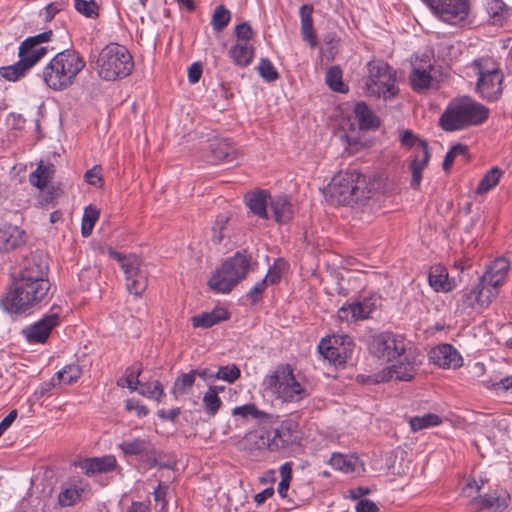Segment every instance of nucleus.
<instances>
[{"label":"nucleus","mask_w":512,"mask_h":512,"mask_svg":"<svg viewBox=\"0 0 512 512\" xmlns=\"http://www.w3.org/2000/svg\"><path fill=\"white\" fill-rule=\"evenodd\" d=\"M231 415L236 427L247 425L254 421L257 425L273 424L277 416L259 409L254 403H247L236 406L232 409Z\"/></svg>","instance_id":"nucleus-15"},{"label":"nucleus","mask_w":512,"mask_h":512,"mask_svg":"<svg viewBox=\"0 0 512 512\" xmlns=\"http://www.w3.org/2000/svg\"><path fill=\"white\" fill-rule=\"evenodd\" d=\"M411 348L413 346L404 336L393 332L376 334L372 336L369 344V349L374 356L390 362L401 358Z\"/></svg>","instance_id":"nucleus-11"},{"label":"nucleus","mask_w":512,"mask_h":512,"mask_svg":"<svg viewBox=\"0 0 512 512\" xmlns=\"http://www.w3.org/2000/svg\"><path fill=\"white\" fill-rule=\"evenodd\" d=\"M99 215L100 211L96 207L89 205L85 208L81 225V233L83 237H88L91 235Z\"/></svg>","instance_id":"nucleus-44"},{"label":"nucleus","mask_w":512,"mask_h":512,"mask_svg":"<svg viewBox=\"0 0 512 512\" xmlns=\"http://www.w3.org/2000/svg\"><path fill=\"white\" fill-rule=\"evenodd\" d=\"M431 70L432 65L430 63L414 65L409 77L411 87L414 91L422 92L430 88L433 82Z\"/></svg>","instance_id":"nucleus-25"},{"label":"nucleus","mask_w":512,"mask_h":512,"mask_svg":"<svg viewBox=\"0 0 512 512\" xmlns=\"http://www.w3.org/2000/svg\"><path fill=\"white\" fill-rule=\"evenodd\" d=\"M356 512H378V506L369 499H361L356 504Z\"/></svg>","instance_id":"nucleus-63"},{"label":"nucleus","mask_w":512,"mask_h":512,"mask_svg":"<svg viewBox=\"0 0 512 512\" xmlns=\"http://www.w3.org/2000/svg\"><path fill=\"white\" fill-rule=\"evenodd\" d=\"M54 173L55 166L53 164L44 165L41 162L37 169L30 174L29 181L33 186L43 189L52 179Z\"/></svg>","instance_id":"nucleus-37"},{"label":"nucleus","mask_w":512,"mask_h":512,"mask_svg":"<svg viewBox=\"0 0 512 512\" xmlns=\"http://www.w3.org/2000/svg\"><path fill=\"white\" fill-rule=\"evenodd\" d=\"M262 386L265 392L283 403H298L310 395L306 381L295 374L289 363H280L270 370Z\"/></svg>","instance_id":"nucleus-1"},{"label":"nucleus","mask_w":512,"mask_h":512,"mask_svg":"<svg viewBox=\"0 0 512 512\" xmlns=\"http://www.w3.org/2000/svg\"><path fill=\"white\" fill-rule=\"evenodd\" d=\"M101 171H102L101 166L95 165L94 167H92L91 169L86 171V173L84 175L85 181L88 184L93 185L95 187L102 186L103 180L101 177Z\"/></svg>","instance_id":"nucleus-58"},{"label":"nucleus","mask_w":512,"mask_h":512,"mask_svg":"<svg viewBox=\"0 0 512 512\" xmlns=\"http://www.w3.org/2000/svg\"><path fill=\"white\" fill-rule=\"evenodd\" d=\"M210 158L213 163H232L242 155L239 148L228 139H214L209 144Z\"/></svg>","instance_id":"nucleus-21"},{"label":"nucleus","mask_w":512,"mask_h":512,"mask_svg":"<svg viewBox=\"0 0 512 512\" xmlns=\"http://www.w3.org/2000/svg\"><path fill=\"white\" fill-rule=\"evenodd\" d=\"M39 194L38 200L41 206H49L54 204L55 199H57L61 194L62 190L59 186H50L47 190H43Z\"/></svg>","instance_id":"nucleus-56"},{"label":"nucleus","mask_w":512,"mask_h":512,"mask_svg":"<svg viewBox=\"0 0 512 512\" xmlns=\"http://www.w3.org/2000/svg\"><path fill=\"white\" fill-rule=\"evenodd\" d=\"M490 387L497 391L502 390L512 394V376H507L493 381L491 382Z\"/></svg>","instance_id":"nucleus-61"},{"label":"nucleus","mask_w":512,"mask_h":512,"mask_svg":"<svg viewBox=\"0 0 512 512\" xmlns=\"http://www.w3.org/2000/svg\"><path fill=\"white\" fill-rule=\"evenodd\" d=\"M330 465L341 472L352 473L356 471L358 458L340 453H334L329 461Z\"/></svg>","instance_id":"nucleus-38"},{"label":"nucleus","mask_w":512,"mask_h":512,"mask_svg":"<svg viewBox=\"0 0 512 512\" xmlns=\"http://www.w3.org/2000/svg\"><path fill=\"white\" fill-rule=\"evenodd\" d=\"M230 318V313L222 307H216L210 312H203L191 317L194 328H210Z\"/></svg>","instance_id":"nucleus-24"},{"label":"nucleus","mask_w":512,"mask_h":512,"mask_svg":"<svg viewBox=\"0 0 512 512\" xmlns=\"http://www.w3.org/2000/svg\"><path fill=\"white\" fill-rule=\"evenodd\" d=\"M501 175L502 171L499 168H491L480 180L476 188V193L479 195L486 194L499 183Z\"/></svg>","instance_id":"nucleus-40"},{"label":"nucleus","mask_w":512,"mask_h":512,"mask_svg":"<svg viewBox=\"0 0 512 512\" xmlns=\"http://www.w3.org/2000/svg\"><path fill=\"white\" fill-rule=\"evenodd\" d=\"M273 438L271 442L268 444L270 450H276L278 448L284 447L286 445V440H284L281 436V432L276 429L273 432Z\"/></svg>","instance_id":"nucleus-64"},{"label":"nucleus","mask_w":512,"mask_h":512,"mask_svg":"<svg viewBox=\"0 0 512 512\" xmlns=\"http://www.w3.org/2000/svg\"><path fill=\"white\" fill-rule=\"evenodd\" d=\"M134 67L133 58L128 49L117 43L106 45L96 60L98 75L107 81L128 76Z\"/></svg>","instance_id":"nucleus-7"},{"label":"nucleus","mask_w":512,"mask_h":512,"mask_svg":"<svg viewBox=\"0 0 512 512\" xmlns=\"http://www.w3.org/2000/svg\"><path fill=\"white\" fill-rule=\"evenodd\" d=\"M267 286L268 284L262 279L250 289V291L247 294V297L249 298L252 304H256L260 300L261 295L265 291Z\"/></svg>","instance_id":"nucleus-59"},{"label":"nucleus","mask_w":512,"mask_h":512,"mask_svg":"<svg viewBox=\"0 0 512 512\" xmlns=\"http://www.w3.org/2000/svg\"><path fill=\"white\" fill-rule=\"evenodd\" d=\"M400 142L403 146L414 148L415 154H419L421 145L428 149L426 142L420 140L411 130H404L400 135Z\"/></svg>","instance_id":"nucleus-52"},{"label":"nucleus","mask_w":512,"mask_h":512,"mask_svg":"<svg viewBox=\"0 0 512 512\" xmlns=\"http://www.w3.org/2000/svg\"><path fill=\"white\" fill-rule=\"evenodd\" d=\"M230 18L229 10L224 5H220L212 15L211 25L215 31L220 32L229 24Z\"/></svg>","instance_id":"nucleus-47"},{"label":"nucleus","mask_w":512,"mask_h":512,"mask_svg":"<svg viewBox=\"0 0 512 512\" xmlns=\"http://www.w3.org/2000/svg\"><path fill=\"white\" fill-rule=\"evenodd\" d=\"M119 448L125 455H135L141 456L147 455L150 452V443L141 440L135 439L133 441H124L119 444Z\"/></svg>","instance_id":"nucleus-39"},{"label":"nucleus","mask_w":512,"mask_h":512,"mask_svg":"<svg viewBox=\"0 0 512 512\" xmlns=\"http://www.w3.org/2000/svg\"><path fill=\"white\" fill-rule=\"evenodd\" d=\"M498 291L489 289L486 284L479 283L473 288H466L462 291L461 301L466 308L487 307L496 297Z\"/></svg>","instance_id":"nucleus-18"},{"label":"nucleus","mask_w":512,"mask_h":512,"mask_svg":"<svg viewBox=\"0 0 512 512\" xmlns=\"http://www.w3.org/2000/svg\"><path fill=\"white\" fill-rule=\"evenodd\" d=\"M82 374L80 366L76 363L66 365L62 370L56 373V378L66 385L76 382Z\"/></svg>","instance_id":"nucleus-46"},{"label":"nucleus","mask_w":512,"mask_h":512,"mask_svg":"<svg viewBox=\"0 0 512 512\" xmlns=\"http://www.w3.org/2000/svg\"><path fill=\"white\" fill-rule=\"evenodd\" d=\"M313 11V6L308 4L302 5L299 10L301 18V34L303 40L311 47H315L317 45V37L313 27Z\"/></svg>","instance_id":"nucleus-29"},{"label":"nucleus","mask_w":512,"mask_h":512,"mask_svg":"<svg viewBox=\"0 0 512 512\" xmlns=\"http://www.w3.org/2000/svg\"><path fill=\"white\" fill-rule=\"evenodd\" d=\"M252 258L246 252L238 251L223 262L208 281L209 287L217 293H229L252 269Z\"/></svg>","instance_id":"nucleus-6"},{"label":"nucleus","mask_w":512,"mask_h":512,"mask_svg":"<svg viewBox=\"0 0 512 512\" xmlns=\"http://www.w3.org/2000/svg\"><path fill=\"white\" fill-rule=\"evenodd\" d=\"M241 376V371L235 364L221 366L215 373V378L234 383Z\"/></svg>","instance_id":"nucleus-53"},{"label":"nucleus","mask_w":512,"mask_h":512,"mask_svg":"<svg viewBox=\"0 0 512 512\" xmlns=\"http://www.w3.org/2000/svg\"><path fill=\"white\" fill-rule=\"evenodd\" d=\"M270 194L266 190H256L247 193L245 202L254 215L262 219H268L267 205Z\"/></svg>","instance_id":"nucleus-27"},{"label":"nucleus","mask_w":512,"mask_h":512,"mask_svg":"<svg viewBox=\"0 0 512 512\" xmlns=\"http://www.w3.org/2000/svg\"><path fill=\"white\" fill-rule=\"evenodd\" d=\"M489 117V109L470 97L453 99L439 119L445 131H456L484 123Z\"/></svg>","instance_id":"nucleus-3"},{"label":"nucleus","mask_w":512,"mask_h":512,"mask_svg":"<svg viewBox=\"0 0 512 512\" xmlns=\"http://www.w3.org/2000/svg\"><path fill=\"white\" fill-rule=\"evenodd\" d=\"M75 9L89 18H95L98 16V5L94 0H75Z\"/></svg>","instance_id":"nucleus-54"},{"label":"nucleus","mask_w":512,"mask_h":512,"mask_svg":"<svg viewBox=\"0 0 512 512\" xmlns=\"http://www.w3.org/2000/svg\"><path fill=\"white\" fill-rule=\"evenodd\" d=\"M108 254L119 262L129 293L136 296L141 295L147 288L148 280L147 272L142 268L139 259L132 255H122L112 248L108 249Z\"/></svg>","instance_id":"nucleus-12"},{"label":"nucleus","mask_w":512,"mask_h":512,"mask_svg":"<svg viewBox=\"0 0 512 512\" xmlns=\"http://www.w3.org/2000/svg\"><path fill=\"white\" fill-rule=\"evenodd\" d=\"M328 189L331 198L341 205L364 204L373 196L367 177L356 169L339 172L332 178Z\"/></svg>","instance_id":"nucleus-2"},{"label":"nucleus","mask_w":512,"mask_h":512,"mask_svg":"<svg viewBox=\"0 0 512 512\" xmlns=\"http://www.w3.org/2000/svg\"><path fill=\"white\" fill-rule=\"evenodd\" d=\"M270 208L274 219L280 224L288 223L293 217L292 205L286 196H276L270 199Z\"/></svg>","instance_id":"nucleus-31"},{"label":"nucleus","mask_w":512,"mask_h":512,"mask_svg":"<svg viewBox=\"0 0 512 512\" xmlns=\"http://www.w3.org/2000/svg\"><path fill=\"white\" fill-rule=\"evenodd\" d=\"M430 361L443 369H457L463 365L459 352L451 344H440L429 352Z\"/></svg>","instance_id":"nucleus-19"},{"label":"nucleus","mask_w":512,"mask_h":512,"mask_svg":"<svg viewBox=\"0 0 512 512\" xmlns=\"http://www.w3.org/2000/svg\"><path fill=\"white\" fill-rule=\"evenodd\" d=\"M222 404V400L220 399L219 395L215 394L214 390H207L204 393L202 398V405L205 413L208 416L214 417L222 407Z\"/></svg>","instance_id":"nucleus-45"},{"label":"nucleus","mask_w":512,"mask_h":512,"mask_svg":"<svg viewBox=\"0 0 512 512\" xmlns=\"http://www.w3.org/2000/svg\"><path fill=\"white\" fill-rule=\"evenodd\" d=\"M368 76L365 81L369 96L388 100L398 93L395 71L383 60L373 59L367 63Z\"/></svg>","instance_id":"nucleus-8"},{"label":"nucleus","mask_w":512,"mask_h":512,"mask_svg":"<svg viewBox=\"0 0 512 512\" xmlns=\"http://www.w3.org/2000/svg\"><path fill=\"white\" fill-rule=\"evenodd\" d=\"M442 21L459 25L464 22L470 13L469 0H443L430 8Z\"/></svg>","instance_id":"nucleus-13"},{"label":"nucleus","mask_w":512,"mask_h":512,"mask_svg":"<svg viewBox=\"0 0 512 512\" xmlns=\"http://www.w3.org/2000/svg\"><path fill=\"white\" fill-rule=\"evenodd\" d=\"M82 470L88 474L107 473L117 468V461L113 455L88 458L81 464Z\"/></svg>","instance_id":"nucleus-26"},{"label":"nucleus","mask_w":512,"mask_h":512,"mask_svg":"<svg viewBox=\"0 0 512 512\" xmlns=\"http://www.w3.org/2000/svg\"><path fill=\"white\" fill-rule=\"evenodd\" d=\"M195 373L191 370L177 377L173 385V393L175 396H182L189 393L195 383Z\"/></svg>","instance_id":"nucleus-42"},{"label":"nucleus","mask_w":512,"mask_h":512,"mask_svg":"<svg viewBox=\"0 0 512 512\" xmlns=\"http://www.w3.org/2000/svg\"><path fill=\"white\" fill-rule=\"evenodd\" d=\"M140 375V371L136 367H130L125 372V377L121 378L118 381V385L122 387H128L130 390H136L137 385L140 383L138 377Z\"/></svg>","instance_id":"nucleus-55"},{"label":"nucleus","mask_w":512,"mask_h":512,"mask_svg":"<svg viewBox=\"0 0 512 512\" xmlns=\"http://www.w3.org/2000/svg\"><path fill=\"white\" fill-rule=\"evenodd\" d=\"M49 265L48 260L42 253H32L23 260L22 268L17 280L22 281H40L48 280Z\"/></svg>","instance_id":"nucleus-17"},{"label":"nucleus","mask_w":512,"mask_h":512,"mask_svg":"<svg viewBox=\"0 0 512 512\" xmlns=\"http://www.w3.org/2000/svg\"><path fill=\"white\" fill-rule=\"evenodd\" d=\"M65 7V3L63 2H52L47 5L44 9V20L46 22H50L57 13L62 11Z\"/></svg>","instance_id":"nucleus-60"},{"label":"nucleus","mask_w":512,"mask_h":512,"mask_svg":"<svg viewBox=\"0 0 512 512\" xmlns=\"http://www.w3.org/2000/svg\"><path fill=\"white\" fill-rule=\"evenodd\" d=\"M326 83L335 92H348V86L342 81V71L337 66L329 68L326 72Z\"/></svg>","instance_id":"nucleus-43"},{"label":"nucleus","mask_w":512,"mask_h":512,"mask_svg":"<svg viewBox=\"0 0 512 512\" xmlns=\"http://www.w3.org/2000/svg\"><path fill=\"white\" fill-rule=\"evenodd\" d=\"M82 489L70 487L63 489L58 495V503L61 507L75 505L81 498Z\"/></svg>","instance_id":"nucleus-49"},{"label":"nucleus","mask_w":512,"mask_h":512,"mask_svg":"<svg viewBox=\"0 0 512 512\" xmlns=\"http://www.w3.org/2000/svg\"><path fill=\"white\" fill-rule=\"evenodd\" d=\"M429 285L436 292H448L452 290V284L448 279L447 269L442 265H434L428 275Z\"/></svg>","instance_id":"nucleus-34"},{"label":"nucleus","mask_w":512,"mask_h":512,"mask_svg":"<svg viewBox=\"0 0 512 512\" xmlns=\"http://www.w3.org/2000/svg\"><path fill=\"white\" fill-rule=\"evenodd\" d=\"M287 268V263L283 259H277L269 268L266 277L263 279L268 285L277 284Z\"/></svg>","instance_id":"nucleus-50"},{"label":"nucleus","mask_w":512,"mask_h":512,"mask_svg":"<svg viewBox=\"0 0 512 512\" xmlns=\"http://www.w3.org/2000/svg\"><path fill=\"white\" fill-rule=\"evenodd\" d=\"M85 65L86 62L79 52L73 49L63 50L57 53L44 68L43 81L53 90H64L74 83Z\"/></svg>","instance_id":"nucleus-4"},{"label":"nucleus","mask_w":512,"mask_h":512,"mask_svg":"<svg viewBox=\"0 0 512 512\" xmlns=\"http://www.w3.org/2000/svg\"><path fill=\"white\" fill-rule=\"evenodd\" d=\"M228 55L235 65L246 67L250 65L254 59L255 48L253 44L236 42L233 46L230 47Z\"/></svg>","instance_id":"nucleus-30"},{"label":"nucleus","mask_w":512,"mask_h":512,"mask_svg":"<svg viewBox=\"0 0 512 512\" xmlns=\"http://www.w3.org/2000/svg\"><path fill=\"white\" fill-rule=\"evenodd\" d=\"M481 505V509H495V512H501L507 507L504 499L498 496L486 494L475 499Z\"/></svg>","instance_id":"nucleus-48"},{"label":"nucleus","mask_w":512,"mask_h":512,"mask_svg":"<svg viewBox=\"0 0 512 512\" xmlns=\"http://www.w3.org/2000/svg\"><path fill=\"white\" fill-rule=\"evenodd\" d=\"M53 35L52 30L26 38L19 46L18 57L28 60L31 67L35 66L48 52L43 43L49 42Z\"/></svg>","instance_id":"nucleus-14"},{"label":"nucleus","mask_w":512,"mask_h":512,"mask_svg":"<svg viewBox=\"0 0 512 512\" xmlns=\"http://www.w3.org/2000/svg\"><path fill=\"white\" fill-rule=\"evenodd\" d=\"M376 301L377 299L374 297H364L361 300L347 303L338 310V319L347 323L368 319L377 308Z\"/></svg>","instance_id":"nucleus-16"},{"label":"nucleus","mask_w":512,"mask_h":512,"mask_svg":"<svg viewBox=\"0 0 512 512\" xmlns=\"http://www.w3.org/2000/svg\"><path fill=\"white\" fill-rule=\"evenodd\" d=\"M424 355L415 347L408 350L396 362L373 375L374 383L397 381H411L414 379L419 367L422 365Z\"/></svg>","instance_id":"nucleus-10"},{"label":"nucleus","mask_w":512,"mask_h":512,"mask_svg":"<svg viewBox=\"0 0 512 512\" xmlns=\"http://www.w3.org/2000/svg\"><path fill=\"white\" fill-rule=\"evenodd\" d=\"M319 351L325 359L334 365H342L347 361V352L344 346H335L331 339H322L319 344Z\"/></svg>","instance_id":"nucleus-33"},{"label":"nucleus","mask_w":512,"mask_h":512,"mask_svg":"<svg viewBox=\"0 0 512 512\" xmlns=\"http://www.w3.org/2000/svg\"><path fill=\"white\" fill-rule=\"evenodd\" d=\"M486 11L494 25L502 26L510 15V8L502 0H487Z\"/></svg>","instance_id":"nucleus-35"},{"label":"nucleus","mask_w":512,"mask_h":512,"mask_svg":"<svg viewBox=\"0 0 512 512\" xmlns=\"http://www.w3.org/2000/svg\"><path fill=\"white\" fill-rule=\"evenodd\" d=\"M26 232L9 223L0 224V252L9 251L25 244Z\"/></svg>","instance_id":"nucleus-23"},{"label":"nucleus","mask_w":512,"mask_h":512,"mask_svg":"<svg viewBox=\"0 0 512 512\" xmlns=\"http://www.w3.org/2000/svg\"><path fill=\"white\" fill-rule=\"evenodd\" d=\"M429 159V150L421 145L420 153L414 154V158L409 166L412 173L411 187L413 189L419 188L422 180V171L428 165Z\"/></svg>","instance_id":"nucleus-32"},{"label":"nucleus","mask_w":512,"mask_h":512,"mask_svg":"<svg viewBox=\"0 0 512 512\" xmlns=\"http://www.w3.org/2000/svg\"><path fill=\"white\" fill-rule=\"evenodd\" d=\"M354 117L358 121L361 130L376 129L380 125L379 118L372 109L363 101L355 104L353 109Z\"/></svg>","instance_id":"nucleus-28"},{"label":"nucleus","mask_w":512,"mask_h":512,"mask_svg":"<svg viewBox=\"0 0 512 512\" xmlns=\"http://www.w3.org/2000/svg\"><path fill=\"white\" fill-rule=\"evenodd\" d=\"M257 71L266 82H274L279 78V73L272 62L267 58L260 59Z\"/></svg>","instance_id":"nucleus-51"},{"label":"nucleus","mask_w":512,"mask_h":512,"mask_svg":"<svg viewBox=\"0 0 512 512\" xmlns=\"http://www.w3.org/2000/svg\"><path fill=\"white\" fill-rule=\"evenodd\" d=\"M203 68L202 64L199 62H195L188 68V80L191 84L197 83L202 75Z\"/></svg>","instance_id":"nucleus-62"},{"label":"nucleus","mask_w":512,"mask_h":512,"mask_svg":"<svg viewBox=\"0 0 512 512\" xmlns=\"http://www.w3.org/2000/svg\"><path fill=\"white\" fill-rule=\"evenodd\" d=\"M470 67L477 75L476 90L487 101H496L503 92L504 75L489 57L475 59Z\"/></svg>","instance_id":"nucleus-9"},{"label":"nucleus","mask_w":512,"mask_h":512,"mask_svg":"<svg viewBox=\"0 0 512 512\" xmlns=\"http://www.w3.org/2000/svg\"><path fill=\"white\" fill-rule=\"evenodd\" d=\"M235 34L237 37V41L239 43H247L252 44V40L255 36V33L251 26L247 22H243L235 27Z\"/></svg>","instance_id":"nucleus-57"},{"label":"nucleus","mask_w":512,"mask_h":512,"mask_svg":"<svg viewBox=\"0 0 512 512\" xmlns=\"http://www.w3.org/2000/svg\"><path fill=\"white\" fill-rule=\"evenodd\" d=\"M28 60H23L19 58V60L9 66H4L0 68V76L6 79L7 81H18L23 78L27 72L32 68L29 65Z\"/></svg>","instance_id":"nucleus-36"},{"label":"nucleus","mask_w":512,"mask_h":512,"mask_svg":"<svg viewBox=\"0 0 512 512\" xmlns=\"http://www.w3.org/2000/svg\"><path fill=\"white\" fill-rule=\"evenodd\" d=\"M442 423L441 418L434 413H427L423 416H415L410 418L409 424L411 430L414 432L420 431L433 426H438Z\"/></svg>","instance_id":"nucleus-41"},{"label":"nucleus","mask_w":512,"mask_h":512,"mask_svg":"<svg viewBox=\"0 0 512 512\" xmlns=\"http://www.w3.org/2000/svg\"><path fill=\"white\" fill-rule=\"evenodd\" d=\"M509 268L510 264L505 258H496L487 266L485 274L480 278L481 283L486 284L489 289L498 291L505 282Z\"/></svg>","instance_id":"nucleus-22"},{"label":"nucleus","mask_w":512,"mask_h":512,"mask_svg":"<svg viewBox=\"0 0 512 512\" xmlns=\"http://www.w3.org/2000/svg\"><path fill=\"white\" fill-rule=\"evenodd\" d=\"M50 288L49 280H16L13 288L2 299V306L10 313H23L43 301Z\"/></svg>","instance_id":"nucleus-5"},{"label":"nucleus","mask_w":512,"mask_h":512,"mask_svg":"<svg viewBox=\"0 0 512 512\" xmlns=\"http://www.w3.org/2000/svg\"><path fill=\"white\" fill-rule=\"evenodd\" d=\"M60 323L58 312L45 315L41 320L28 327L24 333L30 343H45L52 329Z\"/></svg>","instance_id":"nucleus-20"}]
</instances>
